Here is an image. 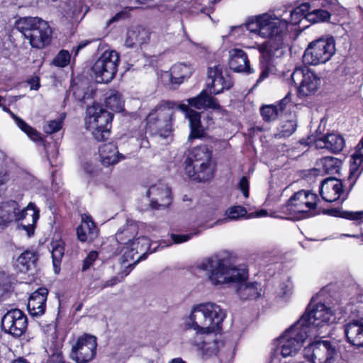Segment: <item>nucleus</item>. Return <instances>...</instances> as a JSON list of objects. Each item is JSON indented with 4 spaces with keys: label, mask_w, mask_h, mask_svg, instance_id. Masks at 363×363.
I'll return each mask as SVG.
<instances>
[{
    "label": "nucleus",
    "mask_w": 363,
    "mask_h": 363,
    "mask_svg": "<svg viewBox=\"0 0 363 363\" xmlns=\"http://www.w3.org/2000/svg\"><path fill=\"white\" fill-rule=\"evenodd\" d=\"M240 188L245 198L249 196V183L245 177H242L240 181Z\"/></svg>",
    "instance_id": "obj_50"
},
{
    "label": "nucleus",
    "mask_w": 363,
    "mask_h": 363,
    "mask_svg": "<svg viewBox=\"0 0 363 363\" xmlns=\"http://www.w3.org/2000/svg\"><path fill=\"white\" fill-rule=\"evenodd\" d=\"M178 109H180L189 119L191 128V133L189 140L201 138L205 134V128L201 125V115L199 112L190 108L188 105L179 104Z\"/></svg>",
    "instance_id": "obj_25"
},
{
    "label": "nucleus",
    "mask_w": 363,
    "mask_h": 363,
    "mask_svg": "<svg viewBox=\"0 0 363 363\" xmlns=\"http://www.w3.org/2000/svg\"><path fill=\"white\" fill-rule=\"evenodd\" d=\"M247 214V210L240 206H234L228 208L225 211V218L217 220L216 224L226 223L230 220H236L244 218Z\"/></svg>",
    "instance_id": "obj_38"
},
{
    "label": "nucleus",
    "mask_w": 363,
    "mask_h": 363,
    "mask_svg": "<svg viewBox=\"0 0 363 363\" xmlns=\"http://www.w3.org/2000/svg\"><path fill=\"white\" fill-rule=\"evenodd\" d=\"M225 318V313L220 306L212 302L202 303L191 307L189 315L184 319V326L195 331L192 343L211 354L218 350L215 333L220 330Z\"/></svg>",
    "instance_id": "obj_3"
},
{
    "label": "nucleus",
    "mask_w": 363,
    "mask_h": 363,
    "mask_svg": "<svg viewBox=\"0 0 363 363\" xmlns=\"http://www.w3.org/2000/svg\"><path fill=\"white\" fill-rule=\"evenodd\" d=\"M48 294V290L46 288H39L31 294L27 306L30 315L40 316L44 314Z\"/></svg>",
    "instance_id": "obj_24"
},
{
    "label": "nucleus",
    "mask_w": 363,
    "mask_h": 363,
    "mask_svg": "<svg viewBox=\"0 0 363 363\" xmlns=\"http://www.w3.org/2000/svg\"><path fill=\"white\" fill-rule=\"evenodd\" d=\"M352 160L348 179L352 180L353 185L363 171V138L356 146L355 152L352 155Z\"/></svg>",
    "instance_id": "obj_32"
},
{
    "label": "nucleus",
    "mask_w": 363,
    "mask_h": 363,
    "mask_svg": "<svg viewBox=\"0 0 363 363\" xmlns=\"http://www.w3.org/2000/svg\"><path fill=\"white\" fill-rule=\"evenodd\" d=\"M96 347V337L84 334L72 342L69 357L76 363H89L95 357Z\"/></svg>",
    "instance_id": "obj_13"
},
{
    "label": "nucleus",
    "mask_w": 363,
    "mask_h": 363,
    "mask_svg": "<svg viewBox=\"0 0 363 363\" xmlns=\"http://www.w3.org/2000/svg\"><path fill=\"white\" fill-rule=\"evenodd\" d=\"M335 52L333 38H320L311 43L305 51L304 60L311 65H318L328 61Z\"/></svg>",
    "instance_id": "obj_12"
},
{
    "label": "nucleus",
    "mask_w": 363,
    "mask_h": 363,
    "mask_svg": "<svg viewBox=\"0 0 363 363\" xmlns=\"http://www.w3.org/2000/svg\"><path fill=\"white\" fill-rule=\"evenodd\" d=\"M337 0H330V4H335Z\"/></svg>",
    "instance_id": "obj_64"
},
{
    "label": "nucleus",
    "mask_w": 363,
    "mask_h": 363,
    "mask_svg": "<svg viewBox=\"0 0 363 363\" xmlns=\"http://www.w3.org/2000/svg\"><path fill=\"white\" fill-rule=\"evenodd\" d=\"M208 80L207 84L211 94H218L224 89H229L233 86V82L228 77L225 78L222 74V68L220 65L209 67L208 72Z\"/></svg>",
    "instance_id": "obj_20"
},
{
    "label": "nucleus",
    "mask_w": 363,
    "mask_h": 363,
    "mask_svg": "<svg viewBox=\"0 0 363 363\" xmlns=\"http://www.w3.org/2000/svg\"><path fill=\"white\" fill-rule=\"evenodd\" d=\"M277 297L288 299L292 294V285L289 281L281 283L275 290Z\"/></svg>",
    "instance_id": "obj_42"
},
{
    "label": "nucleus",
    "mask_w": 363,
    "mask_h": 363,
    "mask_svg": "<svg viewBox=\"0 0 363 363\" xmlns=\"http://www.w3.org/2000/svg\"><path fill=\"white\" fill-rule=\"evenodd\" d=\"M345 334L348 342L357 347H363V323L353 320L345 325Z\"/></svg>",
    "instance_id": "obj_31"
},
{
    "label": "nucleus",
    "mask_w": 363,
    "mask_h": 363,
    "mask_svg": "<svg viewBox=\"0 0 363 363\" xmlns=\"http://www.w3.org/2000/svg\"><path fill=\"white\" fill-rule=\"evenodd\" d=\"M310 5L304 3L295 8L290 12V23H301L308 21L309 23H323L328 21L330 14L325 10L315 9L309 12ZM278 21L279 23H289L286 19H281L274 11H268L262 14L250 16L247 18L245 23H272Z\"/></svg>",
    "instance_id": "obj_4"
},
{
    "label": "nucleus",
    "mask_w": 363,
    "mask_h": 363,
    "mask_svg": "<svg viewBox=\"0 0 363 363\" xmlns=\"http://www.w3.org/2000/svg\"><path fill=\"white\" fill-rule=\"evenodd\" d=\"M340 216L342 218L354 220L357 223H363V211H342Z\"/></svg>",
    "instance_id": "obj_46"
},
{
    "label": "nucleus",
    "mask_w": 363,
    "mask_h": 363,
    "mask_svg": "<svg viewBox=\"0 0 363 363\" xmlns=\"http://www.w3.org/2000/svg\"><path fill=\"white\" fill-rule=\"evenodd\" d=\"M296 126V121H286L280 126L278 133L275 134V137L277 138L289 137L295 132Z\"/></svg>",
    "instance_id": "obj_39"
},
{
    "label": "nucleus",
    "mask_w": 363,
    "mask_h": 363,
    "mask_svg": "<svg viewBox=\"0 0 363 363\" xmlns=\"http://www.w3.org/2000/svg\"><path fill=\"white\" fill-rule=\"evenodd\" d=\"M135 240V247H138V252L137 254L140 253L143 256L145 255V252L150 251L152 252L155 250L153 249L150 250V239L145 236L138 237Z\"/></svg>",
    "instance_id": "obj_41"
},
{
    "label": "nucleus",
    "mask_w": 363,
    "mask_h": 363,
    "mask_svg": "<svg viewBox=\"0 0 363 363\" xmlns=\"http://www.w3.org/2000/svg\"><path fill=\"white\" fill-rule=\"evenodd\" d=\"M199 234V231H195L194 233H191L188 234H183V235H179V234H171V238L174 244H181L185 242H187L194 235H196Z\"/></svg>",
    "instance_id": "obj_47"
},
{
    "label": "nucleus",
    "mask_w": 363,
    "mask_h": 363,
    "mask_svg": "<svg viewBox=\"0 0 363 363\" xmlns=\"http://www.w3.org/2000/svg\"><path fill=\"white\" fill-rule=\"evenodd\" d=\"M30 18H26L24 19L25 23H28V20H30ZM29 23H30V22L29 21Z\"/></svg>",
    "instance_id": "obj_63"
},
{
    "label": "nucleus",
    "mask_w": 363,
    "mask_h": 363,
    "mask_svg": "<svg viewBox=\"0 0 363 363\" xmlns=\"http://www.w3.org/2000/svg\"><path fill=\"white\" fill-rule=\"evenodd\" d=\"M146 195L150 199V206L155 209L167 208L172 202L170 189L162 182L151 185Z\"/></svg>",
    "instance_id": "obj_19"
},
{
    "label": "nucleus",
    "mask_w": 363,
    "mask_h": 363,
    "mask_svg": "<svg viewBox=\"0 0 363 363\" xmlns=\"http://www.w3.org/2000/svg\"><path fill=\"white\" fill-rule=\"evenodd\" d=\"M113 115L99 104H93L86 108V128L92 133L98 141L108 139L110 135L111 122Z\"/></svg>",
    "instance_id": "obj_7"
},
{
    "label": "nucleus",
    "mask_w": 363,
    "mask_h": 363,
    "mask_svg": "<svg viewBox=\"0 0 363 363\" xmlns=\"http://www.w3.org/2000/svg\"><path fill=\"white\" fill-rule=\"evenodd\" d=\"M187 102L188 105L197 109L212 108L218 110L221 108L216 99L210 94V91H208L206 89L202 90L198 96L188 99Z\"/></svg>",
    "instance_id": "obj_30"
},
{
    "label": "nucleus",
    "mask_w": 363,
    "mask_h": 363,
    "mask_svg": "<svg viewBox=\"0 0 363 363\" xmlns=\"http://www.w3.org/2000/svg\"><path fill=\"white\" fill-rule=\"evenodd\" d=\"M62 343L57 342L55 345V348L50 355V360L52 363H65L62 352L61 350Z\"/></svg>",
    "instance_id": "obj_45"
},
{
    "label": "nucleus",
    "mask_w": 363,
    "mask_h": 363,
    "mask_svg": "<svg viewBox=\"0 0 363 363\" xmlns=\"http://www.w3.org/2000/svg\"><path fill=\"white\" fill-rule=\"evenodd\" d=\"M315 146L316 148H325L332 152L337 153L345 147V139L337 133H329L315 140Z\"/></svg>",
    "instance_id": "obj_26"
},
{
    "label": "nucleus",
    "mask_w": 363,
    "mask_h": 363,
    "mask_svg": "<svg viewBox=\"0 0 363 363\" xmlns=\"http://www.w3.org/2000/svg\"><path fill=\"white\" fill-rule=\"evenodd\" d=\"M169 363H186V362L181 358H176V359H172Z\"/></svg>",
    "instance_id": "obj_60"
},
{
    "label": "nucleus",
    "mask_w": 363,
    "mask_h": 363,
    "mask_svg": "<svg viewBox=\"0 0 363 363\" xmlns=\"http://www.w3.org/2000/svg\"><path fill=\"white\" fill-rule=\"evenodd\" d=\"M176 108H178V105L175 102L162 101L149 113L147 118V125L156 130L160 136L166 138L172 132L174 109Z\"/></svg>",
    "instance_id": "obj_8"
},
{
    "label": "nucleus",
    "mask_w": 363,
    "mask_h": 363,
    "mask_svg": "<svg viewBox=\"0 0 363 363\" xmlns=\"http://www.w3.org/2000/svg\"><path fill=\"white\" fill-rule=\"evenodd\" d=\"M20 25L17 24V29L29 40L33 48L41 49L50 43L52 30L49 24H24L25 26Z\"/></svg>",
    "instance_id": "obj_16"
},
{
    "label": "nucleus",
    "mask_w": 363,
    "mask_h": 363,
    "mask_svg": "<svg viewBox=\"0 0 363 363\" xmlns=\"http://www.w3.org/2000/svg\"><path fill=\"white\" fill-rule=\"evenodd\" d=\"M9 180V174L6 171H0V185L7 183Z\"/></svg>",
    "instance_id": "obj_53"
},
{
    "label": "nucleus",
    "mask_w": 363,
    "mask_h": 363,
    "mask_svg": "<svg viewBox=\"0 0 363 363\" xmlns=\"http://www.w3.org/2000/svg\"><path fill=\"white\" fill-rule=\"evenodd\" d=\"M53 333L51 334L52 338H55L56 337V330H55V328L53 327Z\"/></svg>",
    "instance_id": "obj_62"
},
{
    "label": "nucleus",
    "mask_w": 363,
    "mask_h": 363,
    "mask_svg": "<svg viewBox=\"0 0 363 363\" xmlns=\"http://www.w3.org/2000/svg\"><path fill=\"white\" fill-rule=\"evenodd\" d=\"M88 41L81 42L76 48L74 49V57L77 56L79 52L84 48H85L88 45Z\"/></svg>",
    "instance_id": "obj_56"
},
{
    "label": "nucleus",
    "mask_w": 363,
    "mask_h": 363,
    "mask_svg": "<svg viewBox=\"0 0 363 363\" xmlns=\"http://www.w3.org/2000/svg\"><path fill=\"white\" fill-rule=\"evenodd\" d=\"M119 62V56L114 50L105 51L95 62L91 71L98 83H108L115 77Z\"/></svg>",
    "instance_id": "obj_11"
},
{
    "label": "nucleus",
    "mask_w": 363,
    "mask_h": 363,
    "mask_svg": "<svg viewBox=\"0 0 363 363\" xmlns=\"http://www.w3.org/2000/svg\"><path fill=\"white\" fill-rule=\"evenodd\" d=\"M120 281H121V279H119L118 277H114L111 279L106 281V283L104 284V287L113 286L116 283Z\"/></svg>",
    "instance_id": "obj_54"
},
{
    "label": "nucleus",
    "mask_w": 363,
    "mask_h": 363,
    "mask_svg": "<svg viewBox=\"0 0 363 363\" xmlns=\"http://www.w3.org/2000/svg\"><path fill=\"white\" fill-rule=\"evenodd\" d=\"M331 309L323 303H310L304 314L287 329L278 340L274 355L283 357L295 356L307 337L320 335L325 326L335 321Z\"/></svg>",
    "instance_id": "obj_1"
},
{
    "label": "nucleus",
    "mask_w": 363,
    "mask_h": 363,
    "mask_svg": "<svg viewBox=\"0 0 363 363\" xmlns=\"http://www.w3.org/2000/svg\"><path fill=\"white\" fill-rule=\"evenodd\" d=\"M62 126V119L49 121L43 126L44 131L48 134H52L59 131Z\"/></svg>",
    "instance_id": "obj_44"
},
{
    "label": "nucleus",
    "mask_w": 363,
    "mask_h": 363,
    "mask_svg": "<svg viewBox=\"0 0 363 363\" xmlns=\"http://www.w3.org/2000/svg\"><path fill=\"white\" fill-rule=\"evenodd\" d=\"M128 11L125 9L123 11H121V12L116 13L113 17H112L108 23H115L117 21H125L128 20L129 18V13Z\"/></svg>",
    "instance_id": "obj_49"
},
{
    "label": "nucleus",
    "mask_w": 363,
    "mask_h": 363,
    "mask_svg": "<svg viewBox=\"0 0 363 363\" xmlns=\"http://www.w3.org/2000/svg\"><path fill=\"white\" fill-rule=\"evenodd\" d=\"M269 73V69L267 68L264 69L262 71V72H261V74H260V75H259V78H258V79L257 81V83H259L260 82L263 81L264 79L268 77Z\"/></svg>",
    "instance_id": "obj_55"
},
{
    "label": "nucleus",
    "mask_w": 363,
    "mask_h": 363,
    "mask_svg": "<svg viewBox=\"0 0 363 363\" xmlns=\"http://www.w3.org/2000/svg\"><path fill=\"white\" fill-rule=\"evenodd\" d=\"M337 354L335 344L328 340L314 342L304 349V357L311 363H334Z\"/></svg>",
    "instance_id": "obj_14"
},
{
    "label": "nucleus",
    "mask_w": 363,
    "mask_h": 363,
    "mask_svg": "<svg viewBox=\"0 0 363 363\" xmlns=\"http://www.w3.org/2000/svg\"><path fill=\"white\" fill-rule=\"evenodd\" d=\"M99 161L104 167L115 166L125 160L124 155L119 152L116 145L112 143H104L99 147Z\"/></svg>",
    "instance_id": "obj_22"
},
{
    "label": "nucleus",
    "mask_w": 363,
    "mask_h": 363,
    "mask_svg": "<svg viewBox=\"0 0 363 363\" xmlns=\"http://www.w3.org/2000/svg\"><path fill=\"white\" fill-rule=\"evenodd\" d=\"M199 269L205 271L207 280L213 286L235 284L236 292L243 300L256 299L261 296L257 282H247L248 269L245 265H235L233 257L223 252L202 260Z\"/></svg>",
    "instance_id": "obj_2"
},
{
    "label": "nucleus",
    "mask_w": 363,
    "mask_h": 363,
    "mask_svg": "<svg viewBox=\"0 0 363 363\" xmlns=\"http://www.w3.org/2000/svg\"><path fill=\"white\" fill-rule=\"evenodd\" d=\"M341 160L334 157H324L316 162L317 170L323 174H336L339 172Z\"/></svg>",
    "instance_id": "obj_34"
},
{
    "label": "nucleus",
    "mask_w": 363,
    "mask_h": 363,
    "mask_svg": "<svg viewBox=\"0 0 363 363\" xmlns=\"http://www.w3.org/2000/svg\"><path fill=\"white\" fill-rule=\"evenodd\" d=\"M99 234V229L94 223L92 217L84 213L81 217V223L77 228L78 240L82 242H91Z\"/></svg>",
    "instance_id": "obj_21"
},
{
    "label": "nucleus",
    "mask_w": 363,
    "mask_h": 363,
    "mask_svg": "<svg viewBox=\"0 0 363 363\" xmlns=\"http://www.w3.org/2000/svg\"><path fill=\"white\" fill-rule=\"evenodd\" d=\"M267 211H265V210H261V211H257V212L256 213V216H257V217H263V216H267Z\"/></svg>",
    "instance_id": "obj_58"
},
{
    "label": "nucleus",
    "mask_w": 363,
    "mask_h": 363,
    "mask_svg": "<svg viewBox=\"0 0 363 363\" xmlns=\"http://www.w3.org/2000/svg\"><path fill=\"white\" fill-rule=\"evenodd\" d=\"M211 151L206 145L194 147L185 161V172L192 180L206 182L213 177L214 165Z\"/></svg>",
    "instance_id": "obj_6"
},
{
    "label": "nucleus",
    "mask_w": 363,
    "mask_h": 363,
    "mask_svg": "<svg viewBox=\"0 0 363 363\" xmlns=\"http://www.w3.org/2000/svg\"><path fill=\"white\" fill-rule=\"evenodd\" d=\"M246 29L262 38H281L284 30L290 33V38L296 39L301 33L298 24H245Z\"/></svg>",
    "instance_id": "obj_17"
},
{
    "label": "nucleus",
    "mask_w": 363,
    "mask_h": 363,
    "mask_svg": "<svg viewBox=\"0 0 363 363\" xmlns=\"http://www.w3.org/2000/svg\"><path fill=\"white\" fill-rule=\"evenodd\" d=\"M291 101V93H288L285 97L281 99L279 104L277 105L278 106V109H279V111L281 112L282 111L284 108L286 107V106Z\"/></svg>",
    "instance_id": "obj_51"
},
{
    "label": "nucleus",
    "mask_w": 363,
    "mask_h": 363,
    "mask_svg": "<svg viewBox=\"0 0 363 363\" xmlns=\"http://www.w3.org/2000/svg\"><path fill=\"white\" fill-rule=\"evenodd\" d=\"M28 84L30 85V89L38 90L40 87L39 79L38 77L30 79L28 81Z\"/></svg>",
    "instance_id": "obj_52"
},
{
    "label": "nucleus",
    "mask_w": 363,
    "mask_h": 363,
    "mask_svg": "<svg viewBox=\"0 0 363 363\" xmlns=\"http://www.w3.org/2000/svg\"><path fill=\"white\" fill-rule=\"evenodd\" d=\"M11 363H28V362L22 358H18L17 359L13 360Z\"/></svg>",
    "instance_id": "obj_61"
},
{
    "label": "nucleus",
    "mask_w": 363,
    "mask_h": 363,
    "mask_svg": "<svg viewBox=\"0 0 363 363\" xmlns=\"http://www.w3.org/2000/svg\"><path fill=\"white\" fill-rule=\"evenodd\" d=\"M260 113L265 121H271L277 118L279 111L277 106L266 105L261 108Z\"/></svg>",
    "instance_id": "obj_40"
},
{
    "label": "nucleus",
    "mask_w": 363,
    "mask_h": 363,
    "mask_svg": "<svg viewBox=\"0 0 363 363\" xmlns=\"http://www.w3.org/2000/svg\"><path fill=\"white\" fill-rule=\"evenodd\" d=\"M346 237H354V238H359L360 239V241L362 243H363V234H361L359 235H350V234H345L344 235Z\"/></svg>",
    "instance_id": "obj_59"
},
{
    "label": "nucleus",
    "mask_w": 363,
    "mask_h": 363,
    "mask_svg": "<svg viewBox=\"0 0 363 363\" xmlns=\"http://www.w3.org/2000/svg\"><path fill=\"white\" fill-rule=\"evenodd\" d=\"M69 52L67 50H62L53 59L52 64L58 67H65L69 63Z\"/></svg>",
    "instance_id": "obj_43"
},
{
    "label": "nucleus",
    "mask_w": 363,
    "mask_h": 363,
    "mask_svg": "<svg viewBox=\"0 0 363 363\" xmlns=\"http://www.w3.org/2000/svg\"><path fill=\"white\" fill-rule=\"evenodd\" d=\"M191 69L187 65L180 63L174 65L169 71L165 72L162 78L164 81L169 82L172 85L181 84L185 78L190 77Z\"/></svg>",
    "instance_id": "obj_28"
},
{
    "label": "nucleus",
    "mask_w": 363,
    "mask_h": 363,
    "mask_svg": "<svg viewBox=\"0 0 363 363\" xmlns=\"http://www.w3.org/2000/svg\"><path fill=\"white\" fill-rule=\"evenodd\" d=\"M138 233V225L133 220H127L126 223L121 226L115 235V238L118 245H121V252H123L121 260L123 263L128 262L134 259V256L138 252V247H135V236Z\"/></svg>",
    "instance_id": "obj_10"
},
{
    "label": "nucleus",
    "mask_w": 363,
    "mask_h": 363,
    "mask_svg": "<svg viewBox=\"0 0 363 363\" xmlns=\"http://www.w3.org/2000/svg\"><path fill=\"white\" fill-rule=\"evenodd\" d=\"M105 105L107 108L112 111H121L123 107L121 94L116 91H111L106 97Z\"/></svg>",
    "instance_id": "obj_36"
},
{
    "label": "nucleus",
    "mask_w": 363,
    "mask_h": 363,
    "mask_svg": "<svg viewBox=\"0 0 363 363\" xmlns=\"http://www.w3.org/2000/svg\"><path fill=\"white\" fill-rule=\"evenodd\" d=\"M37 259L38 255L35 252L26 250L18 257L16 265L21 272L25 273L35 264Z\"/></svg>",
    "instance_id": "obj_35"
},
{
    "label": "nucleus",
    "mask_w": 363,
    "mask_h": 363,
    "mask_svg": "<svg viewBox=\"0 0 363 363\" xmlns=\"http://www.w3.org/2000/svg\"><path fill=\"white\" fill-rule=\"evenodd\" d=\"M39 216V210L32 202L22 210L15 201L11 200L0 204V226H7L13 221L26 219L28 220L27 224L22 225V228L27 232L29 237L34 234Z\"/></svg>",
    "instance_id": "obj_5"
},
{
    "label": "nucleus",
    "mask_w": 363,
    "mask_h": 363,
    "mask_svg": "<svg viewBox=\"0 0 363 363\" xmlns=\"http://www.w3.org/2000/svg\"><path fill=\"white\" fill-rule=\"evenodd\" d=\"M318 196L310 191L300 190L289 199L286 208L290 215L297 219H303L315 215L314 211L318 203Z\"/></svg>",
    "instance_id": "obj_9"
},
{
    "label": "nucleus",
    "mask_w": 363,
    "mask_h": 363,
    "mask_svg": "<svg viewBox=\"0 0 363 363\" xmlns=\"http://www.w3.org/2000/svg\"><path fill=\"white\" fill-rule=\"evenodd\" d=\"M3 100H4V98L0 96V107L4 111L8 113L11 116L18 127L26 133L32 140L35 142L41 141L42 138L40 134L36 130L27 124L23 119L13 113L9 108L4 106L2 103Z\"/></svg>",
    "instance_id": "obj_33"
},
{
    "label": "nucleus",
    "mask_w": 363,
    "mask_h": 363,
    "mask_svg": "<svg viewBox=\"0 0 363 363\" xmlns=\"http://www.w3.org/2000/svg\"><path fill=\"white\" fill-rule=\"evenodd\" d=\"M150 32L142 24L131 26L127 32L125 45L128 48L141 45L149 40Z\"/></svg>",
    "instance_id": "obj_27"
},
{
    "label": "nucleus",
    "mask_w": 363,
    "mask_h": 363,
    "mask_svg": "<svg viewBox=\"0 0 363 363\" xmlns=\"http://www.w3.org/2000/svg\"><path fill=\"white\" fill-rule=\"evenodd\" d=\"M28 325L26 315L19 309L7 311L1 319V327L5 333L14 337L21 336Z\"/></svg>",
    "instance_id": "obj_18"
},
{
    "label": "nucleus",
    "mask_w": 363,
    "mask_h": 363,
    "mask_svg": "<svg viewBox=\"0 0 363 363\" xmlns=\"http://www.w3.org/2000/svg\"><path fill=\"white\" fill-rule=\"evenodd\" d=\"M293 82L298 86L299 97H306L315 94L319 89L321 79L314 72L296 68L291 76Z\"/></svg>",
    "instance_id": "obj_15"
},
{
    "label": "nucleus",
    "mask_w": 363,
    "mask_h": 363,
    "mask_svg": "<svg viewBox=\"0 0 363 363\" xmlns=\"http://www.w3.org/2000/svg\"><path fill=\"white\" fill-rule=\"evenodd\" d=\"M229 67L236 72H250L249 60L246 53L241 49H232L229 51Z\"/></svg>",
    "instance_id": "obj_29"
},
{
    "label": "nucleus",
    "mask_w": 363,
    "mask_h": 363,
    "mask_svg": "<svg viewBox=\"0 0 363 363\" xmlns=\"http://www.w3.org/2000/svg\"><path fill=\"white\" fill-rule=\"evenodd\" d=\"M51 254L55 272L57 274L60 271V265L65 253L63 243L60 241L52 242L51 243Z\"/></svg>",
    "instance_id": "obj_37"
},
{
    "label": "nucleus",
    "mask_w": 363,
    "mask_h": 363,
    "mask_svg": "<svg viewBox=\"0 0 363 363\" xmlns=\"http://www.w3.org/2000/svg\"><path fill=\"white\" fill-rule=\"evenodd\" d=\"M98 257V252L96 251L90 252L86 257L84 259L82 270L85 271L88 269L96 259Z\"/></svg>",
    "instance_id": "obj_48"
},
{
    "label": "nucleus",
    "mask_w": 363,
    "mask_h": 363,
    "mask_svg": "<svg viewBox=\"0 0 363 363\" xmlns=\"http://www.w3.org/2000/svg\"><path fill=\"white\" fill-rule=\"evenodd\" d=\"M343 192V186L340 180L335 177L324 179L320 186V194L322 199L329 203L337 201Z\"/></svg>",
    "instance_id": "obj_23"
},
{
    "label": "nucleus",
    "mask_w": 363,
    "mask_h": 363,
    "mask_svg": "<svg viewBox=\"0 0 363 363\" xmlns=\"http://www.w3.org/2000/svg\"><path fill=\"white\" fill-rule=\"evenodd\" d=\"M4 274H0V298L3 296L6 291V287L3 281Z\"/></svg>",
    "instance_id": "obj_57"
}]
</instances>
